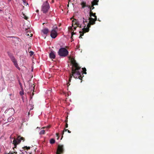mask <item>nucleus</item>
I'll return each instance as SVG.
<instances>
[{"label":"nucleus","instance_id":"nucleus-7","mask_svg":"<svg viewBox=\"0 0 154 154\" xmlns=\"http://www.w3.org/2000/svg\"><path fill=\"white\" fill-rule=\"evenodd\" d=\"M63 146L62 145H59L58 146L56 154H62L63 152Z\"/></svg>","mask_w":154,"mask_h":154},{"label":"nucleus","instance_id":"nucleus-28","mask_svg":"<svg viewBox=\"0 0 154 154\" xmlns=\"http://www.w3.org/2000/svg\"><path fill=\"white\" fill-rule=\"evenodd\" d=\"M68 117H66V120H65V122L66 123H67V122H68Z\"/></svg>","mask_w":154,"mask_h":154},{"label":"nucleus","instance_id":"nucleus-5","mask_svg":"<svg viewBox=\"0 0 154 154\" xmlns=\"http://www.w3.org/2000/svg\"><path fill=\"white\" fill-rule=\"evenodd\" d=\"M50 9V5L48 1L45 2L42 6L41 11L43 13H46L48 12Z\"/></svg>","mask_w":154,"mask_h":154},{"label":"nucleus","instance_id":"nucleus-6","mask_svg":"<svg viewBox=\"0 0 154 154\" xmlns=\"http://www.w3.org/2000/svg\"><path fill=\"white\" fill-rule=\"evenodd\" d=\"M57 27L56 26L55 28H54L51 31L50 36L52 38H56L57 35Z\"/></svg>","mask_w":154,"mask_h":154},{"label":"nucleus","instance_id":"nucleus-4","mask_svg":"<svg viewBox=\"0 0 154 154\" xmlns=\"http://www.w3.org/2000/svg\"><path fill=\"white\" fill-rule=\"evenodd\" d=\"M68 51L67 50L64 48L60 49L58 52V54L61 57H66L68 55Z\"/></svg>","mask_w":154,"mask_h":154},{"label":"nucleus","instance_id":"nucleus-11","mask_svg":"<svg viewBox=\"0 0 154 154\" xmlns=\"http://www.w3.org/2000/svg\"><path fill=\"white\" fill-rule=\"evenodd\" d=\"M99 0H93V1L91 2V4H93V5H97L98 4V2Z\"/></svg>","mask_w":154,"mask_h":154},{"label":"nucleus","instance_id":"nucleus-25","mask_svg":"<svg viewBox=\"0 0 154 154\" xmlns=\"http://www.w3.org/2000/svg\"><path fill=\"white\" fill-rule=\"evenodd\" d=\"M20 94L21 95H23L24 94L23 91H20Z\"/></svg>","mask_w":154,"mask_h":154},{"label":"nucleus","instance_id":"nucleus-9","mask_svg":"<svg viewBox=\"0 0 154 154\" xmlns=\"http://www.w3.org/2000/svg\"><path fill=\"white\" fill-rule=\"evenodd\" d=\"M49 57L51 59H54L56 57L55 53L54 51H51L49 54Z\"/></svg>","mask_w":154,"mask_h":154},{"label":"nucleus","instance_id":"nucleus-16","mask_svg":"<svg viewBox=\"0 0 154 154\" xmlns=\"http://www.w3.org/2000/svg\"><path fill=\"white\" fill-rule=\"evenodd\" d=\"M14 65L15 66V67H16L17 68L19 69V70L20 69V68H19V67L18 66V64L17 63V61H16L14 63Z\"/></svg>","mask_w":154,"mask_h":154},{"label":"nucleus","instance_id":"nucleus-14","mask_svg":"<svg viewBox=\"0 0 154 154\" xmlns=\"http://www.w3.org/2000/svg\"><path fill=\"white\" fill-rule=\"evenodd\" d=\"M82 71L81 72L83 74H86V68H82Z\"/></svg>","mask_w":154,"mask_h":154},{"label":"nucleus","instance_id":"nucleus-10","mask_svg":"<svg viewBox=\"0 0 154 154\" xmlns=\"http://www.w3.org/2000/svg\"><path fill=\"white\" fill-rule=\"evenodd\" d=\"M41 31L42 32H43V34L47 35L48 33L49 32V30L48 29L46 28H45L42 29L41 30Z\"/></svg>","mask_w":154,"mask_h":154},{"label":"nucleus","instance_id":"nucleus-22","mask_svg":"<svg viewBox=\"0 0 154 154\" xmlns=\"http://www.w3.org/2000/svg\"><path fill=\"white\" fill-rule=\"evenodd\" d=\"M30 35H29V34L28 33V32H26V35L27 36H30V37H32V34L30 32Z\"/></svg>","mask_w":154,"mask_h":154},{"label":"nucleus","instance_id":"nucleus-2","mask_svg":"<svg viewBox=\"0 0 154 154\" xmlns=\"http://www.w3.org/2000/svg\"><path fill=\"white\" fill-rule=\"evenodd\" d=\"M70 62L72 65V74L70 75V77L69 79V82L67 83V86H69L70 85L69 82H71V79L73 76L76 79L79 78L81 80V82H82V78L80 71H79L81 67L79 66V64L76 62V60L73 58H71Z\"/></svg>","mask_w":154,"mask_h":154},{"label":"nucleus","instance_id":"nucleus-19","mask_svg":"<svg viewBox=\"0 0 154 154\" xmlns=\"http://www.w3.org/2000/svg\"><path fill=\"white\" fill-rule=\"evenodd\" d=\"M22 17H23L25 20H27L28 18V17L26 16L24 14L22 13Z\"/></svg>","mask_w":154,"mask_h":154},{"label":"nucleus","instance_id":"nucleus-18","mask_svg":"<svg viewBox=\"0 0 154 154\" xmlns=\"http://www.w3.org/2000/svg\"><path fill=\"white\" fill-rule=\"evenodd\" d=\"M55 142V140L54 139H51L50 140V143L51 144L54 143Z\"/></svg>","mask_w":154,"mask_h":154},{"label":"nucleus","instance_id":"nucleus-13","mask_svg":"<svg viewBox=\"0 0 154 154\" xmlns=\"http://www.w3.org/2000/svg\"><path fill=\"white\" fill-rule=\"evenodd\" d=\"M81 5L82 8H84L85 7H88V6L86 5V3L85 2H82Z\"/></svg>","mask_w":154,"mask_h":154},{"label":"nucleus","instance_id":"nucleus-15","mask_svg":"<svg viewBox=\"0 0 154 154\" xmlns=\"http://www.w3.org/2000/svg\"><path fill=\"white\" fill-rule=\"evenodd\" d=\"M7 54H8V56L11 58V59L13 57H14V56H13V55H12V54H11V53L9 52H8Z\"/></svg>","mask_w":154,"mask_h":154},{"label":"nucleus","instance_id":"nucleus-31","mask_svg":"<svg viewBox=\"0 0 154 154\" xmlns=\"http://www.w3.org/2000/svg\"><path fill=\"white\" fill-rule=\"evenodd\" d=\"M11 110H13V111L14 112V109L13 108H11L10 109Z\"/></svg>","mask_w":154,"mask_h":154},{"label":"nucleus","instance_id":"nucleus-36","mask_svg":"<svg viewBox=\"0 0 154 154\" xmlns=\"http://www.w3.org/2000/svg\"><path fill=\"white\" fill-rule=\"evenodd\" d=\"M2 11V10L0 9V11Z\"/></svg>","mask_w":154,"mask_h":154},{"label":"nucleus","instance_id":"nucleus-12","mask_svg":"<svg viewBox=\"0 0 154 154\" xmlns=\"http://www.w3.org/2000/svg\"><path fill=\"white\" fill-rule=\"evenodd\" d=\"M67 131V132H68V133H70L71 132L69 130H68V129H66V128H64V129L63 130V131L62 132V138H61V139H62V138L63 136V134H64V132H66Z\"/></svg>","mask_w":154,"mask_h":154},{"label":"nucleus","instance_id":"nucleus-30","mask_svg":"<svg viewBox=\"0 0 154 154\" xmlns=\"http://www.w3.org/2000/svg\"><path fill=\"white\" fill-rule=\"evenodd\" d=\"M68 127V124L67 123H66L65 125V128H67Z\"/></svg>","mask_w":154,"mask_h":154},{"label":"nucleus","instance_id":"nucleus-1","mask_svg":"<svg viewBox=\"0 0 154 154\" xmlns=\"http://www.w3.org/2000/svg\"><path fill=\"white\" fill-rule=\"evenodd\" d=\"M92 4V6L88 5V7L90 9V17L88 18V19H85L83 18V23L85 25L84 27L82 29V31L79 32L80 33V38H82V36H83L84 33L88 32L89 31V28L91 26V25H94L95 24V21L97 20V17L96 16V13H93L92 11V10L94 9V7Z\"/></svg>","mask_w":154,"mask_h":154},{"label":"nucleus","instance_id":"nucleus-33","mask_svg":"<svg viewBox=\"0 0 154 154\" xmlns=\"http://www.w3.org/2000/svg\"><path fill=\"white\" fill-rule=\"evenodd\" d=\"M30 114V112H29L28 113V115H29Z\"/></svg>","mask_w":154,"mask_h":154},{"label":"nucleus","instance_id":"nucleus-21","mask_svg":"<svg viewBox=\"0 0 154 154\" xmlns=\"http://www.w3.org/2000/svg\"><path fill=\"white\" fill-rule=\"evenodd\" d=\"M23 149H27V150H28V149H30V146L27 147V146H26L23 147Z\"/></svg>","mask_w":154,"mask_h":154},{"label":"nucleus","instance_id":"nucleus-35","mask_svg":"<svg viewBox=\"0 0 154 154\" xmlns=\"http://www.w3.org/2000/svg\"><path fill=\"white\" fill-rule=\"evenodd\" d=\"M34 95V94H33V93H32V95Z\"/></svg>","mask_w":154,"mask_h":154},{"label":"nucleus","instance_id":"nucleus-24","mask_svg":"<svg viewBox=\"0 0 154 154\" xmlns=\"http://www.w3.org/2000/svg\"><path fill=\"white\" fill-rule=\"evenodd\" d=\"M34 53V52H33L32 51H30L29 52L30 56H32V55H33Z\"/></svg>","mask_w":154,"mask_h":154},{"label":"nucleus","instance_id":"nucleus-27","mask_svg":"<svg viewBox=\"0 0 154 154\" xmlns=\"http://www.w3.org/2000/svg\"><path fill=\"white\" fill-rule=\"evenodd\" d=\"M56 137H57V139H58L59 138V134L58 133L56 134Z\"/></svg>","mask_w":154,"mask_h":154},{"label":"nucleus","instance_id":"nucleus-32","mask_svg":"<svg viewBox=\"0 0 154 154\" xmlns=\"http://www.w3.org/2000/svg\"><path fill=\"white\" fill-rule=\"evenodd\" d=\"M54 2V0H52V3H53Z\"/></svg>","mask_w":154,"mask_h":154},{"label":"nucleus","instance_id":"nucleus-26","mask_svg":"<svg viewBox=\"0 0 154 154\" xmlns=\"http://www.w3.org/2000/svg\"><path fill=\"white\" fill-rule=\"evenodd\" d=\"M74 34H75V33L74 32H72V33H71V39H72V37H73V35H74Z\"/></svg>","mask_w":154,"mask_h":154},{"label":"nucleus","instance_id":"nucleus-34","mask_svg":"<svg viewBox=\"0 0 154 154\" xmlns=\"http://www.w3.org/2000/svg\"><path fill=\"white\" fill-rule=\"evenodd\" d=\"M23 1L24 2H25V0H23Z\"/></svg>","mask_w":154,"mask_h":154},{"label":"nucleus","instance_id":"nucleus-20","mask_svg":"<svg viewBox=\"0 0 154 154\" xmlns=\"http://www.w3.org/2000/svg\"><path fill=\"white\" fill-rule=\"evenodd\" d=\"M11 60L13 63L17 61L14 57H13L11 59Z\"/></svg>","mask_w":154,"mask_h":154},{"label":"nucleus","instance_id":"nucleus-3","mask_svg":"<svg viewBox=\"0 0 154 154\" xmlns=\"http://www.w3.org/2000/svg\"><path fill=\"white\" fill-rule=\"evenodd\" d=\"M13 144L14 145V147L13 148V149L14 151H10L9 153L6 154H17V152L14 151V148H16L17 145L20 143L21 140L24 141L25 140L24 138L21 137L20 136H18L17 138H13Z\"/></svg>","mask_w":154,"mask_h":154},{"label":"nucleus","instance_id":"nucleus-23","mask_svg":"<svg viewBox=\"0 0 154 154\" xmlns=\"http://www.w3.org/2000/svg\"><path fill=\"white\" fill-rule=\"evenodd\" d=\"M45 131L44 130H42L39 132L40 134H45Z\"/></svg>","mask_w":154,"mask_h":154},{"label":"nucleus","instance_id":"nucleus-29","mask_svg":"<svg viewBox=\"0 0 154 154\" xmlns=\"http://www.w3.org/2000/svg\"><path fill=\"white\" fill-rule=\"evenodd\" d=\"M73 26L74 27V29L75 30H76L77 27H78V26Z\"/></svg>","mask_w":154,"mask_h":154},{"label":"nucleus","instance_id":"nucleus-37","mask_svg":"<svg viewBox=\"0 0 154 154\" xmlns=\"http://www.w3.org/2000/svg\"><path fill=\"white\" fill-rule=\"evenodd\" d=\"M50 127V126H49L48 128H49Z\"/></svg>","mask_w":154,"mask_h":154},{"label":"nucleus","instance_id":"nucleus-38","mask_svg":"<svg viewBox=\"0 0 154 154\" xmlns=\"http://www.w3.org/2000/svg\"><path fill=\"white\" fill-rule=\"evenodd\" d=\"M44 23H43V25H44Z\"/></svg>","mask_w":154,"mask_h":154},{"label":"nucleus","instance_id":"nucleus-8","mask_svg":"<svg viewBox=\"0 0 154 154\" xmlns=\"http://www.w3.org/2000/svg\"><path fill=\"white\" fill-rule=\"evenodd\" d=\"M72 26H73L74 25H75L78 27H79L80 28L82 27L81 25H80L78 22L76 20L74 19L72 21Z\"/></svg>","mask_w":154,"mask_h":154},{"label":"nucleus","instance_id":"nucleus-17","mask_svg":"<svg viewBox=\"0 0 154 154\" xmlns=\"http://www.w3.org/2000/svg\"><path fill=\"white\" fill-rule=\"evenodd\" d=\"M14 119V118L13 117L11 116L8 119V121L9 122H11Z\"/></svg>","mask_w":154,"mask_h":154}]
</instances>
